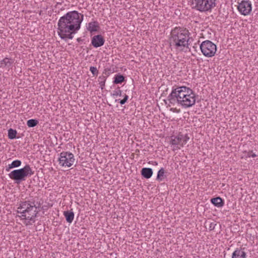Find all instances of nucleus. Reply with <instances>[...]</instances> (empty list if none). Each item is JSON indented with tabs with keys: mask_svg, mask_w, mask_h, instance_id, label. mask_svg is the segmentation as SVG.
I'll return each instance as SVG.
<instances>
[{
	"mask_svg": "<svg viewBox=\"0 0 258 258\" xmlns=\"http://www.w3.org/2000/svg\"><path fill=\"white\" fill-rule=\"evenodd\" d=\"M17 134V132L15 130H13L12 128H10L8 130V137L11 140H13V139L17 138L16 137Z\"/></svg>",
	"mask_w": 258,
	"mask_h": 258,
	"instance_id": "obj_22",
	"label": "nucleus"
},
{
	"mask_svg": "<svg viewBox=\"0 0 258 258\" xmlns=\"http://www.w3.org/2000/svg\"><path fill=\"white\" fill-rule=\"evenodd\" d=\"M196 98V95L191 89L182 86L173 87L167 99L173 105L177 104L182 108H187L195 104Z\"/></svg>",
	"mask_w": 258,
	"mask_h": 258,
	"instance_id": "obj_2",
	"label": "nucleus"
},
{
	"mask_svg": "<svg viewBox=\"0 0 258 258\" xmlns=\"http://www.w3.org/2000/svg\"><path fill=\"white\" fill-rule=\"evenodd\" d=\"M246 252L244 249L237 248L232 253V258H246Z\"/></svg>",
	"mask_w": 258,
	"mask_h": 258,
	"instance_id": "obj_12",
	"label": "nucleus"
},
{
	"mask_svg": "<svg viewBox=\"0 0 258 258\" xmlns=\"http://www.w3.org/2000/svg\"><path fill=\"white\" fill-rule=\"evenodd\" d=\"M34 173L30 165H26L22 168L11 171L9 174V176L15 183L20 184L21 182L25 181L27 177H31Z\"/></svg>",
	"mask_w": 258,
	"mask_h": 258,
	"instance_id": "obj_5",
	"label": "nucleus"
},
{
	"mask_svg": "<svg viewBox=\"0 0 258 258\" xmlns=\"http://www.w3.org/2000/svg\"><path fill=\"white\" fill-rule=\"evenodd\" d=\"M153 173V170L151 168H143L141 171L142 176L146 179L151 178Z\"/></svg>",
	"mask_w": 258,
	"mask_h": 258,
	"instance_id": "obj_14",
	"label": "nucleus"
},
{
	"mask_svg": "<svg viewBox=\"0 0 258 258\" xmlns=\"http://www.w3.org/2000/svg\"><path fill=\"white\" fill-rule=\"evenodd\" d=\"M126 102L125 101V100H123L122 99V100H119V103L121 104V105H123L124 104H125Z\"/></svg>",
	"mask_w": 258,
	"mask_h": 258,
	"instance_id": "obj_28",
	"label": "nucleus"
},
{
	"mask_svg": "<svg viewBox=\"0 0 258 258\" xmlns=\"http://www.w3.org/2000/svg\"><path fill=\"white\" fill-rule=\"evenodd\" d=\"M83 15L76 11L68 12L61 17L58 22V35L63 40L72 39L73 34H75L81 27L83 20Z\"/></svg>",
	"mask_w": 258,
	"mask_h": 258,
	"instance_id": "obj_1",
	"label": "nucleus"
},
{
	"mask_svg": "<svg viewBox=\"0 0 258 258\" xmlns=\"http://www.w3.org/2000/svg\"><path fill=\"white\" fill-rule=\"evenodd\" d=\"M128 98V95H127L126 94H124V97H123V100H125V101L126 102Z\"/></svg>",
	"mask_w": 258,
	"mask_h": 258,
	"instance_id": "obj_29",
	"label": "nucleus"
},
{
	"mask_svg": "<svg viewBox=\"0 0 258 258\" xmlns=\"http://www.w3.org/2000/svg\"><path fill=\"white\" fill-rule=\"evenodd\" d=\"M38 122H39L37 119H31L27 121V125L29 127H33L36 126Z\"/></svg>",
	"mask_w": 258,
	"mask_h": 258,
	"instance_id": "obj_23",
	"label": "nucleus"
},
{
	"mask_svg": "<svg viewBox=\"0 0 258 258\" xmlns=\"http://www.w3.org/2000/svg\"><path fill=\"white\" fill-rule=\"evenodd\" d=\"M189 139V138L187 134L183 135L179 133L177 136H172L171 137L170 144L172 145L179 146L180 147H183L184 145L186 144Z\"/></svg>",
	"mask_w": 258,
	"mask_h": 258,
	"instance_id": "obj_9",
	"label": "nucleus"
},
{
	"mask_svg": "<svg viewBox=\"0 0 258 258\" xmlns=\"http://www.w3.org/2000/svg\"><path fill=\"white\" fill-rule=\"evenodd\" d=\"M21 161L19 160H14L8 167H6V170L8 172L11 169L19 167L21 166Z\"/></svg>",
	"mask_w": 258,
	"mask_h": 258,
	"instance_id": "obj_18",
	"label": "nucleus"
},
{
	"mask_svg": "<svg viewBox=\"0 0 258 258\" xmlns=\"http://www.w3.org/2000/svg\"><path fill=\"white\" fill-rule=\"evenodd\" d=\"M216 224L214 222H212L210 224V227H209V229L210 230H213L214 229L215 226H216Z\"/></svg>",
	"mask_w": 258,
	"mask_h": 258,
	"instance_id": "obj_26",
	"label": "nucleus"
},
{
	"mask_svg": "<svg viewBox=\"0 0 258 258\" xmlns=\"http://www.w3.org/2000/svg\"><path fill=\"white\" fill-rule=\"evenodd\" d=\"M77 41H80V38H78V39H77Z\"/></svg>",
	"mask_w": 258,
	"mask_h": 258,
	"instance_id": "obj_30",
	"label": "nucleus"
},
{
	"mask_svg": "<svg viewBox=\"0 0 258 258\" xmlns=\"http://www.w3.org/2000/svg\"><path fill=\"white\" fill-rule=\"evenodd\" d=\"M211 203L217 207H222L224 205V201L220 197L212 198L211 200Z\"/></svg>",
	"mask_w": 258,
	"mask_h": 258,
	"instance_id": "obj_17",
	"label": "nucleus"
},
{
	"mask_svg": "<svg viewBox=\"0 0 258 258\" xmlns=\"http://www.w3.org/2000/svg\"><path fill=\"white\" fill-rule=\"evenodd\" d=\"M166 172L163 168H161L158 172L156 180L159 181H162L166 177L165 173Z\"/></svg>",
	"mask_w": 258,
	"mask_h": 258,
	"instance_id": "obj_19",
	"label": "nucleus"
},
{
	"mask_svg": "<svg viewBox=\"0 0 258 258\" xmlns=\"http://www.w3.org/2000/svg\"><path fill=\"white\" fill-rule=\"evenodd\" d=\"M216 0H191L192 8L201 12L211 11L216 6Z\"/></svg>",
	"mask_w": 258,
	"mask_h": 258,
	"instance_id": "obj_6",
	"label": "nucleus"
},
{
	"mask_svg": "<svg viewBox=\"0 0 258 258\" xmlns=\"http://www.w3.org/2000/svg\"><path fill=\"white\" fill-rule=\"evenodd\" d=\"M122 91L118 88V89L116 91H114L113 95L114 96H121Z\"/></svg>",
	"mask_w": 258,
	"mask_h": 258,
	"instance_id": "obj_25",
	"label": "nucleus"
},
{
	"mask_svg": "<svg viewBox=\"0 0 258 258\" xmlns=\"http://www.w3.org/2000/svg\"><path fill=\"white\" fill-rule=\"evenodd\" d=\"M106 77L102 75L98 78V82L100 85V88L101 90L104 88L105 85Z\"/></svg>",
	"mask_w": 258,
	"mask_h": 258,
	"instance_id": "obj_21",
	"label": "nucleus"
},
{
	"mask_svg": "<svg viewBox=\"0 0 258 258\" xmlns=\"http://www.w3.org/2000/svg\"><path fill=\"white\" fill-rule=\"evenodd\" d=\"M18 209V213L21 214V217L29 222H35V218L38 214L37 207L34 202L30 201L21 202Z\"/></svg>",
	"mask_w": 258,
	"mask_h": 258,
	"instance_id": "obj_4",
	"label": "nucleus"
},
{
	"mask_svg": "<svg viewBox=\"0 0 258 258\" xmlns=\"http://www.w3.org/2000/svg\"><path fill=\"white\" fill-rule=\"evenodd\" d=\"M125 81V77L119 74L116 75L114 78L113 83L114 84H121Z\"/></svg>",
	"mask_w": 258,
	"mask_h": 258,
	"instance_id": "obj_20",
	"label": "nucleus"
},
{
	"mask_svg": "<svg viewBox=\"0 0 258 258\" xmlns=\"http://www.w3.org/2000/svg\"><path fill=\"white\" fill-rule=\"evenodd\" d=\"M177 149H180V147H177Z\"/></svg>",
	"mask_w": 258,
	"mask_h": 258,
	"instance_id": "obj_31",
	"label": "nucleus"
},
{
	"mask_svg": "<svg viewBox=\"0 0 258 258\" xmlns=\"http://www.w3.org/2000/svg\"><path fill=\"white\" fill-rule=\"evenodd\" d=\"M200 49L204 55L210 57L214 56L217 51V46L212 41L206 40L201 44Z\"/></svg>",
	"mask_w": 258,
	"mask_h": 258,
	"instance_id": "obj_7",
	"label": "nucleus"
},
{
	"mask_svg": "<svg viewBox=\"0 0 258 258\" xmlns=\"http://www.w3.org/2000/svg\"><path fill=\"white\" fill-rule=\"evenodd\" d=\"M63 215L64 216L66 221L69 223H71L74 218V213L72 211H65L63 212Z\"/></svg>",
	"mask_w": 258,
	"mask_h": 258,
	"instance_id": "obj_16",
	"label": "nucleus"
},
{
	"mask_svg": "<svg viewBox=\"0 0 258 258\" xmlns=\"http://www.w3.org/2000/svg\"><path fill=\"white\" fill-rule=\"evenodd\" d=\"M104 42L105 39L101 35H95L91 39L92 45L96 48L103 46Z\"/></svg>",
	"mask_w": 258,
	"mask_h": 258,
	"instance_id": "obj_11",
	"label": "nucleus"
},
{
	"mask_svg": "<svg viewBox=\"0 0 258 258\" xmlns=\"http://www.w3.org/2000/svg\"><path fill=\"white\" fill-rule=\"evenodd\" d=\"M13 62L14 61L12 59L5 57L1 61L0 67L9 69L12 66Z\"/></svg>",
	"mask_w": 258,
	"mask_h": 258,
	"instance_id": "obj_13",
	"label": "nucleus"
},
{
	"mask_svg": "<svg viewBox=\"0 0 258 258\" xmlns=\"http://www.w3.org/2000/svg\"><path fill=\"white\" fill-rule=\"evenodd\" d=\"M90 71L91 72L93 75H97L98 74V71L96 67H90Z\"/></svg>",
	"mask_w": 258,
	"mask_h": 258,
	"instance_id": "obj_24",
	"label": "nucleus"
},
{
	"mask_svg": "<svg viewBox=\"0 0 258 258\" xmlns=\"http://www.w3.org/2000/svg\"><path fill=\"white\" fill-rule=\"evenodd\" d=\"M75 161L74 154L69 152H62L59 154V164L64 167H70Z\"/></svg>",
	"mask_w": 258,
	"mask_h": 258,
	"instance_id": "obj_8",
	"label": "nucleus"
},
{
	"mask_svg": "<svg viewBox=\"0 0 258 258\" xmlns=\"http://www.w3.org/2000/svg\"><path fill=\"white\" fill-rule=\"evenodd\" d=\"M248 155L249 157H254L256 156V155L254 153H253L252 151L249 152L248 153Z\"/></svg>",
	"mask_w": 258,
	"mask_h": 258,
	"instance_id": "obj_27",
	"label": "nucleus"
},
{
	"mask_svg": "<svg viewBox=\"0 0 258 258\" xmlns=\"http://www.w3.org/2000/svg\"><path fill=\"white\" fill-rule=\"evenodd\" d=\"M169 40L171 45L183 50L184 48L188 47L189 32L183 27H176L171 31Z\"/></svg>",
	"mask_w": 258,
	"mask_h": 258,
	"instance_id": "obj_3",
	"label": "nucleus"
},
{
	"mask_svg": "<svg viewBox=\"0 0 258 258\" xmlns=\"http://www.w3.org/2000/svg\"><path fill=\"white\" fill-rule=\"evenodd\" d=\"M237 9L241 14L246 16L251 11V4L248 1H242L238 4Z\"/></svg>",
	"mask_w": 258,
	"mask_h": 258,
	"instance_id": "obj_10",
	"label": "nucleus"
},
{
	"mask_svg": "<svg viewBox=\"0 0 258 258\" xmlns=\"http://www.w3.org/2000/svg\"><path fill=\"white\" fill-rule=\"evenodd\" d=\"M99 28V24L97 21H93L90 22L88 23L87 26V29L91 32L97 31L98 28Z\"/></svg>",
	"mask_w": 258,
	"mask_h": 258,
	"instance_id": "obj_15",
	"label": "nucleus"
}]
</instances>
